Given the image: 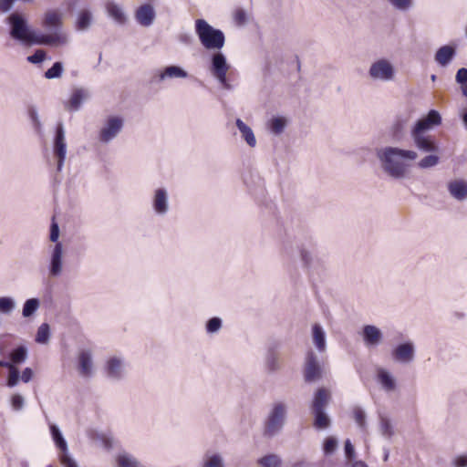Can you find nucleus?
I'll return each instance as SVG.
<instances>
[{
    "mask_svg": "<svg viewBox=\"0 0 467 467\" xmlns=\"http://www.w3.org/2000/svg\"><path fill=\"white\" fill-rule=\"evenodd\" d=\"M195 33L205 49L214 51L210 56L209 71L211 75L223 89L233 90L234 87L230 82V75H228L231 65L225 55L220 51L225 44L224 33L211 26L204 19L195 21Z\"/></svg>",
    "mask_w": 467,
    "mask_h": 467,
    "instance_id": "obj_1",
    "label": "nucleus"
},
{
    "mask_svg": "<svg viewBox=\"0 0 467 467\" xmlns=\"http://www.w3.org/2000/svg\"><path fill=\"white\" fill-rule=\"evenodd\" d=\"M376 157L387 175L400 180L405 178L407 174V165L403 161H413L418 158V153L413 150L386 146L376 149Z\"/></svg>",
    "mask_w": 467,
    "mask_h": 467,
    "instance_id": "obj_2",
    "label": "nucleus"
},
{
    "mask_svg": "<svg viewBox=\"0 0 467 467\" xmlns=\"http://www.w3.org/2000/svg\"><path fill=\"white\" fill-rule=\"evenodd\" d=\"M28 118L34 131L38 136L42 146L43 154L47 163L58 171V123L54 127V137L52 149L49 147L48 139L44 130L38 111L36 106H29L27 109Z\"/></svg>",
    "mask_w": 467,
    "mask_h": 467,
    "instance_id": "obj_3",
    "label": "nucleus"
},
{
    "mask_svg": "<svg viewBox=\"0 0 467 467\" xmlns=\"http://www.w3.org/2000/svg\"><path fill=\"white\" fill-rule=\"evenodd\" d=\"M7 20L11 37L25 45H50L54 41V37L30 29L26 19L20 14L13 13Z\"/></svg>",
    "mask_w": 467,
    "mask_h": 467,
    "instance_id": "obj_4",
    "label": "nucleus"
},
{
    "mask_svg": "<svg viewBox=\"0 0 467 467\" xmlns=\"http://www.w3.org/2000/svg\"><path fill=\"white\" fill-rule=\"evenodd\" d=\"M129 363L122 354H111L105 358L101 366V374L111 384L124 381L129 374Z\"/></svg>",
    "mask_w": 467,
    "mask_h": 467,
    "instance_id": "obj_5",
    "label": "nucleus"
},
{
    "mask_svg": "<svg viewBox=\"0 0 467 467\" xmlns=\"http://www.w3.org/2000/svg\"><path fill=\"white\" fill-rule=\"evenodd\" d=\"M81 227L80 213L77 209H72L66 212L63 220L62 227L60 228V269L62 268V255H63V244H72L78 241L79 230Z\"/></svg>",
    "mask_w": 467,
    "mask_h": 467,
    "instance_id": "obj_6",
    "label": "nucleus"
},
{
    "mask_svg": "<svg viewBox=\"0 0 467 467\" xmlns=\"http://www.w3.org/2000/svg\"><path fill=\"white\" fill-rule=\"evenodd\" d=\"M287 417V405L283 401L274 402L264 423V435L275 437L283 430Z\"/></svg>",
    "mask_w": 467,
    "mask_h": 467,
    "instance_id": "obj_7",
    "label": "nucleus"
},
{
    "mask_svg": "<svg viewBox=\"0 0 467 467\" xmlns=\"http://www.w3.org/2000/svg\"><path fill=\"white\" fill-rule=\"evenodd\" d=\"M49 241L53 244H47L43 251V256L49 275L57 276L58 275V223L56 213L51 219Z\"/></svg>",
    "mask_w": 467,
    "mask_h": 467,
    "instance_id": "obj_8",
    "label": "nucleus"
},
{
    "mask_svg": "<svg viewBox=\"0 0 467 467\" xmlns=\"http://www.w3.org/2000/svg\"><path fill=\"white\" fill-rule=\"evenodd\" d=\"M75 370L78 377L85 382L91 381L97 374L94 353L90 348H80L76 356Z\"/></svg>",
    "mask_w": 467,
    "mask_h": 467,
    "instance_id": "obj_9",
    "label": "nucleus"
},
{
    "mask_svg": "<svg viewBox=\"0 0 467 467\" xmlns=\"http://www.w3.org/2000/svg\"><path fill=\"white\" fill-rule=\"evenodd\" d=\"M124 118L119 115L108 116L101 123L98 131V140L108 145L112 142L122 132L124 129Z\"/></svg>",
    "mask_w": 467,
    "mask_h": 467,
    "instance_id": "obj_10",
    "label": "nucleus"
},
{
    "mask_svg": "<svg viewBox=\"0 0 467 467\" xmlns=\"http://www.w3.org/2000/svg\"><path fill=\"white\" fill-rule=\"evenodd\" d=\"M368 73L372 80L389 82L395 78L396 69L390 60L382 57L371 63Z\"/></svg>",
    "mask_w": 467,
    "mask_h": 467,
    "instance_id": "obj_11",
    "label": "nucleus"
},
{
    "mask_svg": "<svg viewBox=\"0 0 467 467\" xmlns=\"http://www.w3.org/2000/svg\"><path fill=\"white\" fill-rule=\"evenodd\" d=\"M60 323L66 329L65 334L73 338L80 336L81 326L78 319L70 315V299L66 296L60 300Z\"/></svg>",
    "mask_w": 467,
    "mask_h": 467,
    "instance_id": "obj_12",
    "label": "nucleus"
},
{
    "mask_svg": "<svg viewBox=\"0 0 467 467\" xmlns=\"http://www.w3.org/2000/svg\"><path fill=\"white\" fill-rule=\"evenodd\" d=\"M323 377V367L318 357L314 351L309 350L305 358L304 379L307 383H313Z\"/></svg>",
    "mask_w": 467,
    "mask_h": 467,
    "instance_id": "obj_13",
    "label": "nucleus"
},
{
    "mask_svg": "<svg viewBox=\"0 0 467 467\" xmlns=\"http://www.w3.org/2000/svg\"><path fill=\"white\" fill-rule=\"evenodd\" d=\"M150 204L153 213L158 217H164L170 212V195L165 187H158L153 190Z\"/></svg>",
    "mask_w": 467,
    "mask_h": 467,
    "instance_id": "obj_14",
    "label": "nucleus"
},
{
    "mask_svg": "<svg viewBox=\"0 0 467 467\" xmlns=\"http://www.w3.org/2000/svg\"><path fill=\"white\" fill-rule=\"evenodd\" d=\"M416 356V347L411 340H407L398 344L391 350L392 359L399 364L408 365L414 361Z\"/></svg>",
    "mask_w": 467,
    "mask_h": 467,
    "instance_id": "obj_15",
    "label": "nucleus"
},
{
    "mask_svg": "<svg viewBox=\"0 0 467 467\" xmlns=\"http://www.w3.org/2000/svg\"><path fill=\"white\" fill-rule=\"evenodd\" d=\"M441 123V116L436 109H431L428 114L418 119L412 126L410 132L428 134L434 127Z\"/></svg>",
    "mask_w": 467,
    "mask_h": 467,
    "instance_id": "obj_16",
    "label": "nucleus"
},
{
    "mask_svg": "<svg viewBox=\"0 0 467 467\" xmlns=\"http://www.w3.org/2000/svg\"><path fill=\"white\" fill-rule=\"evenodd\" d=\"M188 77L189 73L181 66L169 65L158 70L151 81L155 84H160L168 79L187 78Z\"/></svg>",
    "mask_w": 467,
    "mask_h": 467,
    "instance_id": "obj_17",
    "label": "nucleus"
},
{
    "mask_svg": "<svg viewBox=\"0 0 467 467\" xmlns=\"http://www.w3.org/2000/svg\"><path fill=\"white\" fill-rule=\"evenodd\" d=\"M414 146L422 152L434 153L439 150L435 137L425 133L410 132Z\"/></svg>",
    "mask_w": 467,
    "mask_h": 467,
    "instance_id": "obj_18",
    "label": "nucleus"
},
{
    "mask_svg": "<svg viewBox=\"0 0 467 467\" xmlns=\"http://www.w3.org/2000/svg\"><path fill=\"white\" fill-rule=\"evenodd\" d=\"M361 337L367 348H376L382 343L383 333L374 325H365L362 327Z\"/></svg>",
    "mask_w": 467,
    "mask_h": 467,
    "instance_id": "obj_19",
    "label": "nucleus"
},
{
    "mask_svg": "<svg viewBox=\"0 0 467 467\" xmlns=\"http://www.w3.org/2000/svg\"><path fill=\"white\" fill-rule=\"evenodd\" d=\"M455 45H444L439 47L434 55V61L441 67H447L456 57Z\"/></svg>",
    "mask_w": 467,
    "mask_h": 467,
    "instance_id": "obj_20",
    "label": "nucleus"
},
{
    "mask_svg": "<svg viewBox=\"0 0 467 467\" xmlns=\"http://www.w3.org/2000/svg\"><path fill=\"white\" fill-rule=\"evenodd\" d=\"M42 27L48 32L49 36L54 37V41L50 44H55L58 41V12L56 10L47 11L42 21Z\"/></svg>",
    "mask_w": 467,
    "mask_h": 467,
    "instance_id": "obj_21",
    "label": "nucleus"
},
{
    "mask_svg": "<svg viewBox=\"0 0 467 467\" xmlns=\"http://www.w3.org/2000/svg\"><path fill=\"white\" fill-rule=\"evenodd\" d=\"M447 189L450 195L458 202L467 200V181L456 179L448 182Z\"/></svg>",
    "mask_w": 467,
    "mask_h": 467,
    "instance_id": "obj_22",
    "label": "nucleus"
},
{
    "mask_svg": "<svg viewBox=\"0 0 467 467\" xmlns=\"http://www.w3.org/2000/svg\"><path fill=\"white\" fill-rule=\"evenodd\" d=\"M107 15L119 26L127 23L128 17L121 5L113 0H109L105 4Z\"/></svg>",
    "mask_w": 467,
    "mask_h": 467,
    "instance_id": "obj_23",
    "label": "nucleus"
},
{
    "mask_svg": "<svg viewBox=\"0 0 467 467\" xmlns=\"http://www.w3.org/2000/svg\"><path fill=\"white\" fill-rule=\"evenodd\" d=\"M155 10L150 4L140 5L135 12L136 21L142 26H150L155 19Z\"/></svg>",
    "mask_w": 467,
    "mask_h": 467,
    "instance_id": "obj_24",
    "label": "nucleus"
},
{
    "mask_svg": "<svg viewBox=\"0 0 467 467\" xmlns=\"http://www.w3.org/2000/svg\"><path fill=\"white\" fill-rule=\"evenodd\" d=\"M89 97V93L84 88H76L73 90L69 100L65 104L66 108L70 111L79 109L82 102Z\"/></svg>",
    "mask_w": 467,
    "mask_h": 467,
    "instance_id": "obj_25",
    "label": "nucleus"
},
{
    "mask_svg": "<svg viewBox=\"0 0 467 467\" xmlns=\"http://www.w3.org/2000/svg\"><path fill=\"white\" fill-rule=\"evenodd\" d=\"M330 400V392L325 388H319L314 394L311 410H325Z\"/></svg>",
    "mask_w": 467,
    "mask_h": 467,
    "instance_id": "obj_26",
    "label": "nucleus"
},
{
    "mask_svg": "<svg viewBox=\"0 0 467 467\" xmlns=\"http://www.w3.org/2000/svg\"><path fill=\"white\" fill-rule=\"evenodd\" d=\"M377 379L381 388L390 392L396 389V380L389 371L385 368H379L377 371Z\"/></svg>",
    "mask_w": 467,
    "mask_h": 467,
    "instance_id": "obj_27",
    "label": "nucleus"
},
{
    "mask_svg": "<svg viewBox=\"0 0 467 467\" xmlns=\"http://www.w3.org/2000/svg\"><path fill=\"white\" fill-rule=\"evenodd\" d=\"M379 430L380 434L387 440H391L395 434L391 420L382 412H379Z\"/></svg>",
    "mask_w": 467,
    "mask_h": 467,
    "instance_id": "obj_28",
    "label": "nucleus"
},
{
    "mask_svg": "<svg viewBox=\"0 0 467 467\" xmlns=\"http://www.w3.org/2000/svg\"><path fill=\"white\" fill-rule=\"evenodd\" d=\"M313 343L319 352H324L327 348L326 333L319 324H314L312 327Z\"/></svg>",
    "mask_w": 467,
    "mask_h": 467,
    "instance_id": "obj_29",
    "label": "nucleus"
},
{
    "mask_svg": "<svg viewBox=\"0 0 467 467\" xmlns=\"http://www.w3.org/2000/svg\"><path fill=\"white\" fill-rule=\"evenodd\" d=\"M235 124L242 135V138L245 140V142L251 148L255 147L256 139L253 130L247 124H245L241 119H236Z\"/></svg>",
    "mask_w": 467,
    "mask_h": 467,
    "instance_id": "obj_30",
    "label": "nucleus"
},
{
    "mask_svg": "<svg viewBox=\"0 0 467 467\" xmlns=\"http://www.w3.org/2000/svg\"><path fill=\"white\" fill-rule=\"evenodd\" d=\"M60 464L64 467H78L77 461L68 453L66 440L60 433Z\"/></svg>",
    "mask_w": 467,
    "mask_h": 467,
    "instance_id": "obj_31",
    "label": "nucleus"
},
{
    "mask_svg": "<svg viewBox=\"0 0 467 467\" xmlns=\"http://www.w3.org/2000/svg\"><path fill=\"white\" fill-rule=\"evenodd\" d=\"M314 416V427L317 430H324L330 426L331 420L326 410H311Z\"/></svg>",
    "mask_w": 467,
    "mask_h": 467,
    "instance_id": "obj_32",
    "label": "nucleus"
},
{
    "mask_svg": "<svg viewBox=\"0 0 467 467\" xmlns=\"http://www.w3.org/2000/svg\"><path fill=\"white\" fill-rule=\"evenodd\" d=\"M352 417L361 431H367V414L363 408L360 406H354L352 408Z\"/></svg>",
    "mask_w": 467,
    "mask_h": 467,
    "instance_id": "obj_33",
    "label": "nucleus"
},
{
    "mask_svg": "<svg viewBox=\"0 0 467 467\" xmlns=\"http://www.w3.org/2000/svg\"><path fill=\"white\" fill-rule=\"evenodd\" d=\"M92 24V14L89 10H82L78 16L76 28L78 31H86Z\"/></svg>",
    "mask_w": 467,
    "mask_h": 467,
    "instance_id": "obj_34",
    "label": "nucleus"
},
{
    "mask_svg": "<svg viewBox=\"0 0 467 467\" xmlns=\"http://www.w3.org/2000/svg\"><path fill=\"white\" fill-rule=\"evenodd\" d=\"M390 134L394 141L400 142L405 136V122L397 119L390 128Z\"/></svg>",
    "mask_w": 467,
    "mask_h": 467,
    "instance_id": "obj_35",
    "label": "nucleus"
},
{
    "mask_svg": "<svg viewBox=\"0 0 467 467\" xmlns=\"http://www.w3.org/2000/svg\"><path fill=\"white\" fill-rule=\"evenodd\" d=\"M257 463L261 467H280L282 460L277 454L270 453L258 459Z\"/></svg>",
    "mask_w": 467,
    "mask_h": 467,
    "instance_id": "obj_36",
    "label": "nucleus"
},
{
    "mask_svg": "<svg viewBox=\"0 0 467 467\" xmlns=\"http://www.w3.org/2000/svg\"><path fill=\"white\" fill-rule=\"evenodd\" d=\"M40 301L38 298L27 299L23 306L22 315L24 317H32L39 308Z\"/></svg>",
    "mask_w": 467,
    "mask_h": 467,
    "instance_id": "obj_37",
    "label": "nucleus"
},
{
    "mask_svg": "<svg viewBox=\"0 0 467 467\" xmlns=\"http://www.w3.org/2000/svg\"><path fill=\"white\" fill-rule=\"evenodd\" d=\"M27 358V348L26 346H18L14 348L10 353L11 363L20 364L24 362Z\"/></svg>",
    "mask_w": 467,
    "mask_h": 467,
    "instance_id": "obj_38",
    "label": "nucleus"
},
{
    "mask_svg": "<svg viewBox=\"0 0 467 467\" xmlns=\"http://www.w3.org/2000/svg\"><path fill=\"white\" fill-rule=\"evenodd\" d=\"M50 338V327L47 323H43L37 329L36 342L38 344H47Z\"/></svg>",
    "mask_w": 467,
    "mask_h": 467,
    "instance_id": "obj_39",
    "label": "nucleus"
},
{
    "mask_svg": "<svg viewBox=\"0 0 467 467\" xmlns=\"http://www.w3.org/2000/svg\"><path fill=\"white\" fill-rule=\"evenodd\" d=\"M223 327V320L219 317L209 318L205 324V330L207 334H216Z\"/></svg>",
    "mask_w": 467,
    "mask_h": 467,
    "instance_id": "obj_40",
    "label": "nucleus"
},
{
    "mask_svg": "<svg viewBox=\"0 0 467 467\" xmlns=\"http://www.w3.org/2000/svg\"><path fill=\"white\" fill-rule=\"evenodd\" d=\"M285 127V119L282 117H275L269 122V129L275 135L281 134Z\"/></svg>",
    "mask_w": 467,
    "mask_h": 467,
    "instance_id": "obj_41",
    "label": "nucleus"
},
{
    "mask_svg": "<svg viewBox=\"0 0 467 467\" xmlns=\"http://www.w3.org/2000/svg\"><path fill=\"white\" fill-rule=\"evenodd\" d=\"M16 308V301L10 296L0 297V313L9 315Z\"/></svg>",
    "mask_w": 467,
    "mask_h": 467,
    "instance_id": "obj_42",
    "label": "nucleus"
},
{
    "mask_svg": "<svg viewBox=\"0 0 467 467\" xmlns=\"http://www.w3.org/2000/svg\"><path fill=\"white\" fill-rule=\"evenodd\" d=\"M202 467H223V459L218 453L206 455Z\"/></svg>",
    "mask_w": 467,
    "mask_h": 467,
    "instance_id": "obj_43",
    "label": "nucleus"
},
{
    "mask_svg": "<svg viewBox=\"0 0 467 467\" xmlns=\"http://www.w3.org/2000/svg\"><path fill=\"white\" fill-rule=\"evenodd\" d=\"M440 161V158L435 154H429L423 157L418 163L420 169H428L436 166Z\"/></svg>",
    "mask_w": 467,
    "mask_h": 467,
    "instance_id": "obj_44",
    "label": "nucleus"
},
{
    "mask_svg": "<svg viewBox=\"0 0 467 467\" xmlns=\"http://www.w3.org/2000/svg\"><path fill=\"white\" fill-rule=\"evenodd\" d=\"M266 368L269 371L274 372L280 368L279 358L275 352H269L266 357Z\"/></svg>",
    "mask_w": 467,
    "mask_h": 467,
    "instance_id": "obj_45",
    "label": "nucleus"
},
{
    "mask_svg": "<svg viewBox=\"0 0 467 467\" xmlns=\"http://www.w3.org/2000/svg\"><path fill=\"white\" fill-rule=\"evenodd\" d=\"M9 373L7 377V382L6 385L9 388L15 387L20 379V373L19 370L12 364L11 367L8 368Z\"/></svg>",
    "mask_w": 467,
    "mask_h": 467,
    "instance_id": "obj_46",
    "label": "nucleus"
},
{
    "mask_svg": "<svg viewBox=\"0 0 467 467\" xmlns=\"http://www.w3.org/2000/svg\"><path fill=\"white\" fill-rule=\"evenodd\" d=\"M337 447V441L334 437H328L325 440L323 450L325 454L329 455L332 454Z\"/></svg>",
    "mask_w": 467,
    "mask_h": 467,
    "instance_id": "obj_47",
    "label": "nucleus"
},
{
    "mask_svg": "<svg viewBox=\"0 0 467 467\" xmlns=\"http://www.w3.org/2000/svg\"><path fill=\"white\" fill-rule=\"evenodd\" d=\"M389 4L400 11H407L412 5V0H388Z\"/></svg>",
    "mask_w": 467,
    "mask_h": 467,
    "instance_id": "obj_48",
    "label": "nucleus"
},
{
    "mask_svg": "<svg viewBox=\"0 0 467 467\" xmlns=\"http://www.w3.org/2000/svg\"><path fill=\"white\" fill-rule=\"evenodd\" d=\"M46 53L42 49H37L33 55L27 57V61L32 64H38L44 61Z\"/></svg>",
    "mask_w": 467,
    "mask_h": 467,
    "instance_id": "obj_49",
    "label": "nucleus"
},
{
    "mask_svg": "<svg viewBox=\"0 0 467 467\" xmlns=\"http://www.w3.org/2000/svg\"><path fill=\"white\" fill-rule=\"evenodd\" d=\"M455 81L462 86L467 85V68L466 67H461L456 72L455 76Z\"/></svg>",
    "mask_w": 467,
    "mask_h": 467,
    "instance_id": "obj_50",
    "label": "nucleus"
},
{
    "mask_svg": "<svg viewBox=\"0 0 467 467\" xmlns=\"http://www.w3.org/2000/svg\"><path fill=\"white\" fill-rule=\"evenodd\" d=\"M67 152V145L64 140V130L60 125V169L62 168Z\"/></svg>",
    "mask_w": 467,
    "mask_h": 467,
    "instance_id": "obj_51",
    "label": "nucleus"
},
{
    "mask_svg": "<svg viewBox=\"0 0 467 467\" xmlns=\"http://www.w3.org/2000/svg\"><path fill=\"white\" fill-rule=\"evenodd\" d=\"M24 398L20 394H15L11 399V404L14 410H20L24 407Z\"/></svg>",
    "mask_w": 467,
    "mask_h": 467,
    "instance_id": "obj_52",
    "label": "nucleus"
},
{
    "mask_svg": "<svg viewBox=\"0 0 467 467\" xmlns=\"http://www.w3.org/2000/svg\"><path fill=\"white\" fill-rule=\"evenodd\" d=\"M234 19L238 25H244L247 22L246 12L239 8L234 13Z\"/></svg>",
    "mask_w": 467,
    "mask_h": 467,
    "instance_id": "obj_53",
    "label": "nucleus"
},
{
    "mask_svg": "<svg viewBox=\"0 0 467 467\" xmlns=\"http://www.w3.org/2000/svg\"><path fill=\"white\" fill-rule=\"evenodd\" d=\"M45 77L47 78H58V61H56L52 65V67L46 71Z\"/></svg>",
    "mask_w": 467,
    "mask_h": 467,
    "instance_id": "obj_54",
    "label": "nucleus"
},
{
    "mask_svg": "<svg viewBox=\"0 0 467 467\" xmlns=\"http://www.w3.org/2000/svg\"><path fill=\"white\" fill-rule=\"evenodd\" d=\"M345 454L347 459L352 460L355 456V449L353 444L351 443L350 440H347L345 441Z\"/></svg>",
    "mask_w": 467,
    "mask_h": 467,
    "instance_id": "obj_55",
    "label": "nucleus"
},
{
    "mask_svg": "<svg viewBox=\"0 0 467 467\" xmlns=\"http://www.w3.org/2000/svg\"><path fill=\"white\" fill-rule=\"evenodd\" d=\"M15 1L16 0H0V12H9L12 9Z\"/></svg>",
    "mask_w": 467,
    "mask_h": 467,
    "instance_id": "obj_56",
    "label": "nucleus"
},
{
    "mask_svg": "<svg viewBox=\"0 0 467 467\" xmlns=\"http://www.w3.org/2000/svg\"><path fill=\"white\" fill-rule=\"evenodd\" d=\"M453 464L455 467H467V455L457 456L453 461Z\"/></svg>",
    "mask_w": 467,
    "mask_h": 467,
    "instance_id": "obj_57",
    "label": "nucleus"
},
{
    "mask_svg": "<svg viewBox=\"0 0 467 467\" xmlns=\"http://www.w3.org/2000/svg\"><path fill=\"white\" fill-rule=\"evenodd\" d=\"M32 377H33V370L30 368H26L23 370L20 378H21L22 381L27 383L31 380Z\"/></svg>",
    "mask_w": 467,
    "mask_h": 467,
    "instance_id": "obj_58",
    "label": "nucleus"
},
{
    "mask_svg": "<svg viewBox=\"0 0 467 467\" xmlns=\"http://www.w3.org/2000/svg\"><path fill=\"white\" fill-rule=\"evenodd\" d=\"M179 41L184 45H192L193 39H192V36L190 35V34H187V33H184V34H181L179 36Z\"/></svg>",
    "mask_w": 467,
    "mask_h": 467,
    "instance_id": "obj_59",
    "label": "nucleus"
},
{
    "mask_svg": "<svg viewBox=\"0 0 467 467\" xmlns=\"http://www.w3.org/2000/svg\"><path fill=\"white\" fill-rule=\"evenodd\" d=\"M50 430L55 445L58 448V427L53 424L50 426Z\"/></svg>",
    "mask_w": 467,
    "mask_h": 467,
    "instance_id": "obj_60",
    "label": "nucleus"
},
{
    "mask_svg": "<svg viewBox=\"0 0 467 467\" xmlns=\"http://www.w3.org/2000/svg\"><path fill=\"white\" fill-rule=\"evenodd\" d=\"M460 117L462 120L464 128L467 130V107L461 110Z\"/></svg>",
    "mask_w": 467,
    "mask_h": 467,
    "instance_id": "obj_61",
    "label": "nucleus"
},
{
    "mask_svg": "<svg viewBox=\"0 0 467 467\" xmlns=\"http://www.w3.org/2000/svg\"><path fill=\"white\" fill-rule=\"evenodd\" d=\"M104 446L108 449H110L112 447V440L110 438H104L103 439Z\"/></svg>",
    "mask_w": 467,
    "mask_h": 467,
    "instance_id": "obj_62",
    "label": "nucleus"
},
{
    "mask_svg": "<svg viewBox=\"0 0 467 467\" xmlns=\"http://www.w3.org/2000/svg\"><path fill=\"white\" fill-rule=\"evenodd\" d=\"M352 467H368V466L362 461H357L352 464Z\"/></svg>",
    "mask_w": 467,
    "mask_h": 467,
    "instance_id": "obj_63",
    "label": "nucleus"
},
{
    "mask_svg": "<svg viewBox=\"0 0 467 467\" xmlns=\"http://www.w3.org/2000/svg\"><path fill=\"white\" fill-rule=\"evenodd\" d=\"M11 365H12L11 362L0 359V368H8L9 367H11Z\"/></svg>",
    "mask_w": 467,
    "mask_h": 467,
    "instance_id": "obj_64",
    "label": "nucleus"
}]
</instances>
